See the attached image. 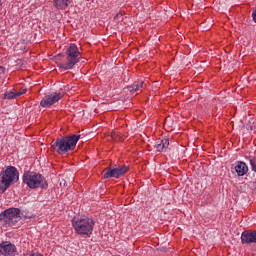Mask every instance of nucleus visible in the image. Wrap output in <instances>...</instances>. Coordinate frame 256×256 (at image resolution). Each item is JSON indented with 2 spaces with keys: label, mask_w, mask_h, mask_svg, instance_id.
Returning a JSON list of instances; mask_svg holds the SVG:
<instances>
[{
  "label": "nucleus",
  "mask_w": 256,
  "mask_h": 256,
  "mask_svg": "<svg viewBox=\"0 0 256 256\" xmlns=\"http://www.w3.org/2000/svg\"><path fill=\"white\" fill-rule=\"evenodd\" d=\"M81 139V135L72 134L58 137L52 143V149L58 153V155H67L70 151H75L77 143Z\"/></svg>",
  "instance_id": "nucleus-1"
},
{
  "label": "nucleus",
  "mask_w": 256,
  "mask_h": 256,
  "mask_svg": "<svg viewBox=\"0 0 256 256\" xmlns=\"http://www.w3.org/2000/svg\"><path fill=\"white\" fill-rule=\"evenodd\" d=\"M72 226L77 235L91 237V235H93V229L95 228V220L87 216L74 217L72 219Z\"/></svg>",
  "instance_id": "nucleus-2"
},
{
  "label": "nucleus",
  "mask_w": 256,
  "mask_h": 256,
  "mask_svg": "<svg viewBox=\"0 0 256 256\" xmlns=\"http://www.w3.org/2000/svg\"><path fill=\"white\" fill-rule=\"evenodd\" d=\"M66 60L64 62L58 63V67L64 71H69L73 69L81 61V52L77 45L71 43L66 48Z\"/></svg>",
  "instance_id": "nucleus-3"
},
{
  "label": "nucleus",
  "mask_w": 256,
  "mask_h": 256,
  "mask_svg": "<svg viewBox=\"0 0 256 256\" xmlns=\"http://www.w3.org/2000/svg\"><path fill=\"white\" fill-rule=\"evenodd\" d=\"M22 179L29 189H45L47 187V180L37 172L25 171Z\"/></svg>",
  "instance_id": "nucleus-4"
},
{
  "label": "nucleus",
  "mask_w": 256,
  "mask_h": 256,
  "mask_svg": "<svg viewBox=\"0 0 256 256\" xmlns=\"http://www.w3.org/2000/svg\"><path fill=\"white\" fill-rule=\"evenodd\" d=\"M0 177V193H5L6 189L11 187V183L19 181V171L14 166H9L5 171L1 172Z\"/></svg>",
  "instance_id": "nucleus-5"
},
{
  "label": "nucleus",
  "mask_w": 256,
  "mask_h": 256,
  "mask_svg": "<svg viewBox=\"0 0 256 256\" xmlns=\"http://www.w3.org/2000/svg\"><path fill=\"white\" fill-rule=\"evenodd\" d=\"M21 221V210L19 208H8L0 214V225L2 227H13Z\"/></svg>",
  "instance_id": "nucleus-6"
},
{
  "label": "nucleus",
  "mask_w": 256,
  "mask_h": 256,
  "mask_svg": "<svg viewBox=\"0 0 256 256\" xmlns=\"http://www.w3.org/2000/svg\"><path fill=\"white\" fill-rule=\"evenodd\" d=\"M127 171H129V166L126 165L118 166L115 168L110 167L104 170L103 177L104 179H119V177H123Z\"/></svg>",
  "instance_id": "nucleus-7"
},
{
  "label": "nucleus",
  "mask_w": 256,
  "mask_h": 256,
  "mask_svg": "<svg viewBox=\"0 0 256 256\" xmlns=\"http://www.w3.org/2000/svg\"><path fill=\"white\" fill-rule=\"evenodd\" d=\"M63 99V93L61 92H52L49 95L43 97L40 102L41 107H52L55 103L61 101Z\"/></svg>",
  "instance_id": "nucleus-8"
},
{
  "label": "nucleus",
  "mask_w": 256,
  "mask_h": 256,
  "mask_svg": "<svg viewBox=\"0 0 256 256\" xmlns=\"http://www.w3.org/2000/svg\"><path fill=\"white\" fill-rule=\"evenodd\" d=\"M0 254L4 256H17L19 252H17V246L15 244L4 241L0 243Z\"/></svg>",
  "instance_id": "nucleus-9"
},
{
  "label": "nucleus",
  "mask_w": 256,
  "mask_h": 256,
  "mask_svg": "<svg viewBox=\"0 0 256 256\" xmlns=\"http://www.w3.org/2000/svg\"><path fill=\"white\" fill-rule=\"evenodd\" d=\"M242 245H251V243L256 244V230H246L241 234Z\"/></svg>",
  "instance_id": "nucleus-10"
},
{
  "label": "nucleus",
  "mask_w": 256,
  "mask_h": 256,
  "mask_svg": "<svg viewBox=\"0 0 256 256\" xmlns=\"http://www.w3.org/2000/svg\"><path fill=\"white\" fill-rule=\"evenodd\" d=\"M235 171L238 177H243L244 175H247L249 167H247V164L245 162L238 161L235 166Z\"/></svg>",
  "instance_id": "nucleus-11"
},
{
  "label": "nucleus",
  "mask_w": 256,
  "mask_h": 256,
  "mask_svg": "<svg viewBox=\"0 0 256 256\" xmlns=\"http://www.w3.org/2000/svg\"><path fill=\"white\" fill-rule=\"evenodd\" d=\"M155 149L161 153L163 151H167V148L169 147V139H158L154 145Z\"/></svg>",
  "instance_id": "nucleus-12"
},
{
  "label": "nucleus",
  "mask_w": 256,
  "mask_h": 256,
  "mask_svg": "<svg viewBox=\"0 0 256 256\" xmlns=\"http://www.w3.org/2000/svg\"><path fill=\"white\" fill-rule=\"evenodd\" d=\"M27 93V89H23L20 92L15 91V89H12L6 93H4V99H15V97H21V95H25Z\"/></svg>",
  "instance_id": "nucleus-13"
},
{
  "label": "nucleus",
  "mask_w": 256,
  "mask_h": 256,
  "mask_svg": "<svg viewBox=\"0 0 256 256\" xmlns=\"http://www.w3.org/2000/svg\"><path fill=\"white\" fill-rule=\"evenodd\" d=\"M54 1V6L56 9H67L71 3H73V0H53Z\"/></svg>",
  "instance_id": "nucleus-14"
},
{
  "label": "nucleus",
  "mask_w": 256,
  "mask_h": 256,
  "mask_svg": "<svg viewBox=\"0 0 256 256\" xmlns=\"http://www.w3.org/2000/svg\"><path fill=\"white\" fill-rule=\"evenodd\" d=\"M141 89H145V82L143 81L134 82L132 85L128 86V91H130V93H135Z\"/></svg>",
  "instance_id": "nucleus-15"
},
{
  "label": "nucleus",
  "mask_w": 256,
  "mask_h": 256,
  "mask_svg": "<svg viewBox=\"0 0 256 256\" xmlns=\"http://www.w3.org/2000/svg\"><path fill=\"white\" fill-rule=\"evenodd\" d=\"M250 165L252 167V171H254L256 173V157L250 158Z\"/></svg>",
  "instance_id": "nucleus-16"
},
{
  "label": "nucleus",
  "mask_w": 256,
  "mask_h": 256,
  "mask_svg": "<svg viewBox=\"0 0 256 256\" xmlns=\"http://www.w3.org/2000/svg\"><path fill=\"white\" fill-rule=\"evenodd\" d=\"M252 18L254 23H256V8L252 11Z\"/></svg>",
  "instance_id": "nucleus-17"
},
{
  "label": "nucleus",
  "mask_w": 256,
  "mask_h": 256,
  "mask_svg": "<svg viewBox=\"0 0 256 256\" xmlns=\"http://www.w3.org/2000/svg\"><path fill=\"white\" fill-rule=\"evenodd\" d=\"M24 256H43L40 253L24 254Z\"/></svg>",
  "instance_id": "nucleus-18"
},
{
  "label": "nucleus",
  "mask_w": 256,
  "mask_h": 256,
  "mask_svg": "<svg viewBox=\"0 0 256 256\" xmlns=\"http://www.w3.org/2000/svg\"><path fill=\"white\" fill-rule=\"evenodd\" d=\"M120 18H121V14H116V15L114 16V19H116L117 21H119Z\"/></svg>",
  "instance_id": "nucleus-19"
},
{
  "label": "nucleus",
  "mask_w": 256,
  "mask_h": 256,
  "mask_svg": "<svg viewBox=\"0 0 256 256\" xmlns=\"http://www.w3.org/2000/svg\"><path fill=\"white\" fill-rule=\"evenodd\" d=\"M5 73V68L3 66H0V75Z\"/></svg>",
  "instance_id": "nucleus-20"
}]
</instances>
